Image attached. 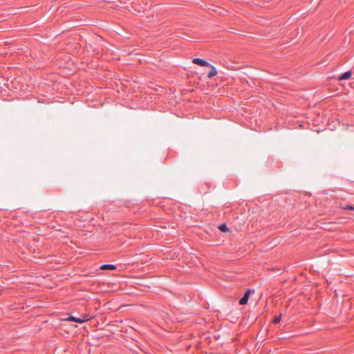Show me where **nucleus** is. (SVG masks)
I'll return each instance as SVG.
<instances>
[{
	"mask_svg": "<svg viewBox=\"0 0 354 354\" xmlns=\"http://www.w3.org/2000/svg\"><path fill=\"white\" fill-rule=\"evenodd\" d=\"M281 319V314H280L278 316L275 317L272 322L274 324H277V323H279L280 322Z\"/></svg>",
	"mask_w": 354,
	"mask_h": 354,
	"instance_id": "7",
	"label": "nucleus"
},
{
	"mask_svg": "<svg viewBox=\"0 0 354 354\" xmlns=\"http://www.w3.org/2000/svg\"><path fill=\"white\" fill-rule=\"evenodd\" d=\"M343 209H350V210H354V207L352 206V205H346V206H344V207H342Z\"/></svg>",
	"mask_w": 354,
	"mask_h": 354,
	"instance_id": "8",
	"label": "nucleus"
},
{
	"mask_svg": "<svg viewBox=\"0 0 354 354\" xmlns=\"http://www.w3.org/2000/svg\"><path fill=\"white\" fill-rule=\"evenodd\" d=\"M89 319L88 315H82L80 317H75L74 316H69L67 318L63 319L64 321L75 322L80 324L84 323Z\"/></svg>",
	"mask_w": 354,
	"mask_h": 354,
	"instance_id": "2",
	"label": "nucleus"
},
{
	"mask_svg": "<svg viewBox=\"0 0 354 354\" xmlns=\"http://www.w3.org/2000/svg\"><path fill=\"white\" fill-rule=\"evenodd\" d=\"M218 229L223 232H229V228L227 227V225L225 223L220 225L218 227Z\"/></svg>",
	"mask_w": 354,
	"mask_h": 354,
	"instance_id": "6",
	"label": "nucleus"
},
{
	"mask_svg": "<svg viewBox=\"0 0 354 354\" xmlns=\"http://www.w3.org/2000/svg\"><path fill=\"white\" fill-rule=\"evenodd\" d=\"M351 75H352L351 71H347V72H346V73H343V74H342V75L338 78V80H339V81H341V80H347V79H348V78H350V77H351Z\"/></svg>",
	"mask_w": 354,
	"mask_h": 354,
	"instance_id": "4",
	"label": "nucleus"
},
{
	"mask_svg": "<svg viewBox=\"0 0 354 354\" xmlns=\"http://www.w3.org/2000/svg\"><path fill=\"white\" fill-rule=\"evenodd\" d=\"M193 63L196 64H199V58H194L193 59Z\"/></svg>",
	"mask_w": 354,
	"mask_h": 354,
	"instance_id": "9",
	"label": "nucleus"
},
{
	"mask_svg": "<svg viewBox=\"0 0 354 354\" xmlns=\"http://www.w3.org/2000/svg\"><path fill=\"white\" fill-rule=\"evenodd\" d=\"M252 290L248 289L244 294L243 297L239 300V304L241 305L246 304L249 298V296Z\"/></svg>",
	"mask_w": 354,
	"mask_h": 354,
	"instance_id": "3",
	"label": "nucleus"
},
{
	"mask_svg": "<svg viewBox=\"0 0 354 354\" xmlns=\"http://www.w3.org/2000/svg\"><path fill=\"white\" fill-rule=\"evenodd\" d=\"M216 74L217 71L214 66L201 59V78H211Z\"/></svg>",
	"mask_w": 354,
	"mask_h": 354,
	"instance_id": "1",
	"label": "nucleus"
},
{
	"mask_svg": "<svg viewBox=\"0 0 354 354\" xmlns=\"http://www.w3.org/2000/svg\"><path fill=\"white\" fill-rule=\"evenodd\" d=\"M116 268L114 265H111V264H105V265H102L101 267H100V269L101 270H115Z\"/></svg>",
	"mask_w": 354,
	"mask_h": 354,
	"instance_id": "5",
	"label": "nucleus"
}]
</instances>
